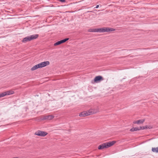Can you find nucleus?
I'll use <instances>...</instances> for the list:
<instances>
[{
  "label": "nucleus",
  "mask_w": 158,
  "mask_h": 158,
  "mask_svg": "<svg viewBox=\"0 0 158 158\" xmlns=\"http://www.w3.org/2000/svg\"><path fill=\"white\" fill-rule=\"evenodd\" d=\"M69 39L68 38H66L65 39L58 41V42H56V43H55L54 44V46H56L60 45L63 43L65 42L66 41H67Z\"/></svg>",
  "instance_id": "obj_7"
},
{
  "label": "nucleus",
  "mask_w": 158,
  "mask_h": 158,
  "mask_svg": "<svg viewBox=\"0 0 158 158\" xmlns=\"http://www.w3.org/2000/svg\"><path fill=\"white\" fill-rule=\"evenodd\" d=\"M145 121V119H141L139 120L136 121H134L133 122V123L134 124H140L143 123Z\"/></svg>",
  "instance_id": "obj_10"
},
{
  "label": "nucleus",
  "mask_w": 158,
  "mask_h": 158,
  "mask_svg": "<svg viewBox=\"0 0 158 158\" xmlns=\"http://www.w3.org/2000/svg\"><path fill=\"white\" fill-rule=\"evenodd\" d=\"M50 62L48 61H46L41 62L38 64L40 68L44 67L47 65H49Z\"/></svg>",
  "instance_id": "obj_5"
},
{
  "label": "nucleus",
  "mask_w": 158,
  "mask_h": 158,
  "mask_svg": "<svg viewBox=\"0 0 158 158\" xmlns=\"http://www.w3.org/2000/svg\"><path fill=\"white\" fill-rule=\"evenodd\" d=\"M5 92L6 96L13 94L15 93L14 91L12 90L7 91Z\"/></svg>",
  "instance_id": "obj_11"
},
{
  "label": "nucleus",
  "mask_w": 158,
  "mask_h": 158,
  "mask_svg": "<svg viewBox=\"0 0 158 158\" xmlns=\"http://www.w3.org/2000/svg\"><path fill=\"white\" fill-rule=\"evenodd\" d=\"M6 96V94L5 92L0 93V98H2Z\"/></svg>",
  "instance_id": "obj_17"
},
{
  "label": "nucleus",
  "mask_w": 158,
  "mask_h": 158,
  "mask_svg": "<svg viewBox=\"0 0 158 158\" xmlns=\"http://www.w3.org/2000/svg\"><path fill=\"white\" fill-rule=\"evenodd\" d=\"M140 130L139 127H135L134 128H132L130 130V131H137Z\"/></svg>",
  "instance_id": "obj_16"
},
{
  "label": "nucleus",
  "mask_w": 158,
  "mask_h": 158,
  "mask_svg": "<svg viewBox=\"0 0 158 158\" xmlns=\"http://www.w3.org/2000/svg\"><path fill=\"white\" fill-rule=\"evenodd\" d=\"M38 68H40V67H39L38 64H36V65L34 66L31 69V71H34V70L37 69H38Z\"/></svg>",
  "instance_id": "obj_14"
},
{
  "label": "nucleus",
  "mask_w": 158,
  "mask_h": 158,
  "mask_svg": "<svg viewBox=\"0 0 158 158\" xmlns=\"http://www.w3.org/2000/svg\"><path fill=\"white\" fill-rule=\"evenodd\" d=\"M38 36L39 35L38 34L33 35H31L27 36L23 38L22 40V42L23 43H26L27 42L37 39Z\"/></svg>",
  "instance_id": "obj_2"
},
{
  "label": "nucleus",
  "mask_w": 158,
  "mask_h": 158,
  "mask_svg": "<svg viewBox=\"0 0 158 158\" xmlns=\"http://www.w3.org/2000/svg\"><path fill=\"white\" fill-rule=\"evenodd\" d=\"M116 143V142L115 141L104 143L99 145L98 147V148L100 150L104 148H108L113 145Z\"/></svg>",
  "instance_id": "obj_1"
},
{
  "label": "nucleus",
  "mask_w": 158,
  "mask_h": 158,
  "mask_svg": "<svg viewBox=\"0 0 158 158\" xmlns=\"http://www.w3.org/2000/svg\"><path fill=\"white\" fill-rule=\"evenodd\" d=\"M139 128H140V129L143 130V129H151V128H152V127L151 126H144L140 127H139Z\"/></svg>",
  "instance_id": "obj_13"
},
{
  "label": "nucleus",
  "mask_w": 158,
  "mask_h": 158,
  "mask_svg": "<svg viewBox=\"0 0 158 158\" xmlns=\"http://www.w3.org/2000/svg\"><path fill=\"white\" fill-rule=\"evenodd\" d=\"M54 116L53 115L46 116L44 117V119L47 120H51L54 118Z\"/></svg>",
  "instance_id": "obj_12"
},
{
  "label": "nucleus",
  "mask_w": 158,
  "mask_h": 158,
  "mask_svg": "<svg viewBox=\"0 0 158 158\" xmlns=\"http://www.w3.org/2000/svg\"><path fill=\"white\" fill-rule=\"evenodd\" d=\"M115 29L112 28L108 27H103L97 29L98 32H106L114 31Z\"/></svg>",
  "instance_id": "obj_3"
},
{
  "label": "nucleus",
  "mask_w": 158,
  "mask_h": 158,
  "mask_svg": "<svg viewBox=\"0 0 158 158\" xmlns=\"http://www.w3.org/2000/svg\"><path fill=\"white\" fill-rule=\"evenodd\" d=\"M35 134L40 136H44L47 134V133L46 132L38 131L35 132Z\"/></svg>",
  "instance_id": "obj_6"
},
{
  "label": "nucleus",
  "mask_w": 158,
  "mask_h": 158,
  "mask_svg": "<svg viewBox=\"0 0 158 158\" xmlns=\"http://www.w3.org/2000/svg\"><path fill=\"white\" fill-rule=\"evenodd\" d=\"M99 5H97L96 6V8H98L99 7Z\"/></svg>",
  "instance_id": "obj_19"
},
{
  "label": "nucleus",
  "mask_w": 158,
  "mask_h": 158,
  "mask_svg": "<svg viewBox=\"0 0 158 158\" xmlns=\"http://www.w3.org/2000/svg\"><path fill=\"white\" fill-rule=\"evenodd\" d=\"M79 116L80 117H85V116L89 115L88 110L87 111H83L80 113Z\"/></svg>",
  "instance_id": "obj_9"
},
{
  "label": "nucleus",
  "mask_w": 158,
  "mask_h": 158,
  "mask_svg": "<svg viewBox=\"0 0 158 158\" xmlns=\"http://www.w3.org/2000/svg\"><path fill=\"white\" fill-rule=\"evenodd\" d=\"M103 80V79L102 76H99L96 77L94 79V82H98Z\"/></svg>",
  "instance_id": "obj_8"
},
{
  "label": "nucleus",
  "mask_w": 158,
  "mask_h": 158,
  "mask_svg": "<svg viewBox=\"0 0 158 158\" xmlns=\"http://www.w3.org/2000/svg\"><path fill=\"white\" fill-rule=\"evenodd\" d=\"M152 151L155 153H158V147L156 148H152Z\"/></svg>",
  "instance_id": "obj_15"
},
{
  "label": "nucleus",
  "mask_w": 158,
  "mask_h": 158,
  "mask_svg": "<svg viewBox=\"0 0 158 158\" xmlns=\"http://www.w3.org/2000/svg\"><path fill=\"white\" fill-rule=\"evenodd\" d=\"M89 31L93 32H98L97 29H93L89 30Z\"/></svg>",
  "instance_id": "obj_18"
},
{
  "label": "nucleus",
  "mask_w": 158,
  "mask_h": 158,
  "mask_svg": "<svg viewBox=\"0 0 158 158\" xmlns=\"http://www.w3.org/2000/svg\"><path fill=\"white\" fill-rule=\"evenodd\" d=\"M89 114V115L95 114L99 111V109L97 107L95 108H90L88 110Z\"/></svg>",
  "instance_id": "obj_4"
}]
</instances>
